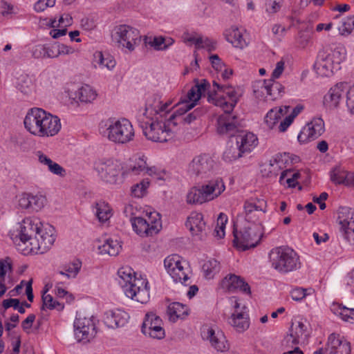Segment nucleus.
<instances>
[{
	"label": "nucleus",
	"mask_w": 354,
	"mask_h": 354,
	"mask_svg": "<svg viewBox=\"0 0 354 354\" xmlns=\"http://www.w3.org/2000/svg\"><path fill=\"white\" fill-rule=\"evenodd\" d=\"M325 351L328 354H350V343L341 338L339 335L333 333L328 337Z\"/></svg>",
	"instance_id": "22"
},
{
	"label": "nucleus",
	"mask_w": 354,
	"mask_h": 354,
	"mask_svg": "<svg viewBox=\"0 0 354 354\" xmlns=\"http://www.w3.org/2000/svg\"><path fill=\"white\" fill-rule=\"evenodd\" d=\"M96 216L100 222L108 221L112 216L111 209L107 203L100 201L96 203Z\"/></svg>",
	"instance_id": "45"
},
{
	"label": "nucleus",
	"mask_w": 354,
	"mask_h": 354,
	"mask_svg": "<svg viewBox=\"0 0 354 354\" xmlns=\"http://www.w3.org/2000/svg\"><path fill=\"white\" fill-rule=\"evenodd\" d=\"M93 63L95 68L108 71L112 70L116 64L115 60L111 55H104L102 52H96L94 54Z\"/></svg>",
	"instance_id": "35"
},
{
	"label": "nucleus",
	"mask_w": 354,
	"mask_h": 354,
	"mask_svg": "<svg viewBox=\"0 0 354 354\" xmlns=\"http://www.w3.org/2000/svg\"><path fill=\"white\" fill-rule=\"evenodd\" d=\"M325 131V124L321 118H315L302 128L297 136L300 143L314 140L321 136Z\"/></svg>",
	"instance_id": "17"
},
{
	"label": "nucleus",
	"mask_w": 354,
	"mask_h": 354,
	"mask_svg": "<svg viewBox=\"0 0 354 354\" xmlns=\"http://www.w3.org/2000/svg\"><path fill=\"white\" fill-rule=\"evenodd\" d=\"M233 234L234 245L241 251L255 248L260 242L262 236L259 226L249 222L240 231L234 229Z\"/></svg>",
	"instance_id": "5"
},
{
	"label": "nucleus",
	"mask_w": 354,
	"mask_h": 354,
	"mask_svg": "<svg viewBox=\"0 0 354 354\" xmlns=\"http://www.w3.org/2000/svg\"><path fill=\"white\" fill-rule=\"evenodd\" d=\"M261 92H266L270 99L274 100L284 93V86L274 80H264L260 86Z\"/></svg>",
	"instance_id": "31"
},
{
	"label": "nucleus",
	"mask_w": 354,
	"mask_h": 354,
	"mask_svg": "<svg viewBox=\"0 0 354 354\" xmlns=\"http://www.w3.org/2000/svg\"><path fill=\"white\" fill-rule=\"evenodd\" d=\"M309 336V333L307 331V326L303 322L297 321L292 322L289 333L287 334L284 339V342L287 344V347L289 346V344L298 345L299 344H304Z\"/></svg>",
	"instance_id": "20"
},
{
	"label": "nucleus",
	"mask_w": 354,
	"mask_h": 354,
	"mask_svg": "<svg viewBox=\"0 0 354 354\" xmlns=\"http://www.w3.org/2000/svg\"><path fill=\"white\" fill-rule=\"evenodd\" d=\"M55 228L49 225H44L39 227L38 230L37 238L33 240L32 246H26L24 248H18L22 251L24 254L29 253H40L46 252L53 244L55 240Z\"/></svg>",
	"instance_id": "8"
},
{
	"label": "nucleus",
	"mask_w": 354,
	"mask_h": 354,
	"mask_svg": "<svg viewBox=\"0 0 354 354\" xmlns=\"http://www.w3.org/2000/svg\"><path fill=\"white\" fill-rule=\"evenodd\" d=\"M171 102H162L161 97L158 95H154L148 100L145 112L138 116V118H151L162 112L168 111V106Z\"/></svg>",
	"instance_id": "21"
},
{
	"label": "nucleus",
	"mask_w": 354,
	"mask_h": 354,
	"mask_svg": "<svg viewBox=\"0 0 354 354\" xmlns=\"http://www.w3.org/2000/svg\"><path fill=\"white\" fill-rule=\"evenodd\" d=\"M74 335L78 342L83 344L91 342L97 333L95 324L92 317H76L74 324Z\"/></svg>",
	"instance_id": "12"
},
{
	"label": "nucleus",
	"mask_w": 354,
	"mask_h": 354,
	"mask_svg": "<svg viewBox=\"0 0 354 354\" xmlns=\"http://www.w3.org/2000/svg\"><path fill=\"white\" fill-rule=\"evenodd\" d=\"M133 230L140 236H152L158 234L162 228L160 215L158 213H151L146 220L142 217H134L131 219Z\"/></svg>",
	"instance_id": "9"
},
{
	"label": "nucleus",
	"mask_w": 354,
	"mask_h": 354,
	"mask_svg": "<svg viewBox=\"0 0 354 354\" xmlns=\"http://www.w3.org/2000/svg\"><path fill=\"white\" fill-rule=\"evenodd\" d=\"M94 168L104 183L115 185L123 175L121 162L114 158H101L95 161Z\"/></svg>",
	"instance_id": "6"
},
{
	"label": "nucleus",
	"mask_w": 354,
	"mask_h": 354,
	"mask_svg": "<svg viewBox=\"0 0 354 354\" xmlns=\"http://www.w3.org/2000/svg\"><path fill=\"white\" fill-rule=\"evenodd\" d=\"M201 95L196 91L194 86L189 90L187 95L184 98H181L183 101L187 103H196V102L201 98Z\"/></svg>",
	"instance_id": "58"
},
{
	"label": "nucleus",
	"mask_w": 354,
	"mask_h": 354,
	"mask_svg": "<svg viewBox=\"0 0 354 354\" xmlns=\"http://www.w3.org/2000/svg\"><path fill=\"white\" fill-rule=\"evenodd\" d=\"M214 162L207 154H203L195 157L189 166V171L201 178L205 177L212 172Z\"/></svg>",
	"instance_id": "19"
},
{
	"label": "nucleus",
	"mask_w": 354,
	"mask_h": 354,
	"mask_svg": "<svg viewBox=\"0 0 354 354\" xmlns=\"http://www.w3.org/2000/svg\"><path fill=\"white\" fill-rule=\"evenodd\" d=\"M111 37L118 47L125 48L130 52L133 51L141 41L139 30L125 24L115 27Z\"/></svg>",
	"instance_id": "7"
},
{
	"label": "nucleus",
	"mask_w": 354,
	"mask_h": 354,
	"mask_svg": "<svg viewBox=\"0 0 354 354\" xmlns=\"http://www.w3.org/2000/svg\"><path fill=\"white\" fill-rule=\"evenodd\" d=\"M147 165V158L145 156H140L135 160L134 164L130 166L129 171L135 175L145 173Z\"/></svg>",
	"instance_id": "51"
},
{
	"label": "nucleus",
	"mask_w": 354,
	"mask_h": 354,
	"mask_svg": "<svg viewBox=\"0 0 354 354\" xmlns=\"http://www.w3.org/2000/svg\"><path fill=\"white\" fill-rule=\"evenodd\" d=\"M203 186L210 201L217 198L225 189L224 183L221 178L212 179Z\"/></svg>",
	"instance_id": "32"
},
{
	"label": "nucleus",
	"mask_w": 354,
	"mask_h": 354,
	"mask_svg": "<svg viewBox=\"0 0 354 354\" xmlns=\"http://www.w3.org/2000/svg\"><path fill=\"white\" fill-rule=\"evenodd\" d=\"M344 93L345 85L343 83L337 84L325 95L324 104L328 109L337 107Z\"/></svg>",
	"instance_id": "27"
},
{
	"label": "nucleus",
	"mask_w": 354,
	"mask_h": 354,
	"mask_svg": "<svg viewBox=\"0 0 354 354\" xmlns=\"http://www.w3.org/2000/svg\"><path fill=\"white\" fill-rule=\"evenodd\" d=\"M42 309L45 307L49 309L57 308L58 310L64 308V306L62 304H59L58 301H54L53 297L50 295H46V292L42 295Z\"/></svg>",
	"instance_id": "55"
},
{
	"label": "nucleus",
	"mask_w": 354,
	"mask_h": 354,
	"mask_svg": "<svg viewBox=\"0 0 354 354\" xmlns=\"http://www.w3.org/2000/svg\"><path fill=\"white\" fill-rule=\"evenodd\" d=\"M178 109L174 112V113L169 117L168 120L171 122L172 126L175 127L176 126V122L174 121L177 118L179 119L181 118L180 116L191 110L192 108L195 106V103H187L183 101L182 99L178 102L176 104Z\"/></svg>",
	"instance_id": "41"
},
{
	"label": "nucleus",
	"mask_w": 354,
	"mask_h": 354,
	"mask_svg": "<svg viewBox=\"0 0 354 354\" xmlns=\"http://www.w3.org/2000/svg\"><path fill=\"white\" fill-rule=\"evenodd\" d=\"M243 151L236 144L235 145L228 146L225 150L223 158L226 162H232L241 157Z\"/></svg>",
	"instance_id": "47"
},
{
	"label": "nucleus",
	"mask_w": 354,
	"mask_h": 354,
	"mask_svg": "<svg viewBox=\"0 0 354 354\" xmlns=\"http://www.w3.org/2000/svg\"><path fill=\"white\" fill-rule=\"evenodd\" d=\"M351 174L340 167L334 168L330 172V180L335 184H344L350 185Z\"/></svg>",
	"instance_id": "40"
},
{
	"label": "nucleus",
	"mask_w": 354,
	"mask_h": 354,
	"mask_svg": "<svg viewBox=\"0 0 354 354\" xmlns=\"http://www.w3.org/2000/svg\"><path fill=\"white\" fill-rule=\"evenodd\" d=\"M337 221L344 238L354 245V209L348 207H339Z\"/></svg>",
	"instance_id": "15"
},
{
	"label": "nucleus",
	"mask_w": 354,
	"mask_h": 354,
	"mask_svg": "<svg viewBox=\"0 0 354 354\" xmlns=\"http://www.w3.org/2000/svg\"><path fill=\"white\" fill-rule=\"evenodd\" d=\"M282 6V0H266L265 3L266 11L268 14L277 13Z\"/></svg>",
	"instance_id": "56"
},
{
	"label": "nucleus",
	"mask_w": 354,
	"mask_h": 354,
	"mask_svg": "<svg viewBox=\"0 0 354 354\" xmlns=\"http://www.w3.org/2000/svg\"><path fill=\"white\" fill-rule=\"evenodd\" d=\"M308 289L296 287L293 288L290 292L291 298L295 301H301L306 297Z\"/></svg>",
	"instance_id": "57"
},
{
	"label": "nucleus",
	"mask_w": 354,
	"mask_h": 354,
	"mask_svg": "<svg viewBox=\"0 0 354 354\" xmlns=\"http://www.w3.org/2000/svg\"><path fill=\"white\" fill-rule=\"evenodd\" d=\"M227 221V216L223 213H221L217 218V225L214 230L215 236L218 239H222L225 236V228Z\"/></svg>",
	"instance_id": "54"
},
{
	"label": "nucleus",
	"mask_w": 354,
	"mask_h": 354,
	"mask_svg": "<svg viewBox=\"0 0 354 354\" xmlns=\"http://www.w3.org/2000/svg\"><path fill=\"white\" fill-rule=\"evenodd\" d=\"M207 334V338L209 339L212 346L217 351L225 352L229 349V344L221 330H215L210 328H208Z\"/></svg>",
	"instance_id": "29"
},
{
	"label": "nucleus",
	"mask_w": 354,
	"mask_h": 354,
	"mask_svg": "<svg viewBox=\"0 0 354 354\" xmlns=\"http://www.w3.org/2000/svg\"><path fill=\"white\" fill-rule=\"evenodd\" d=\"M354 29V15L344 18L341 25L338 27L339 33L342 35H348Z\"/></svg>",
	"instance_id": "52"
},
{
	"label": "nucleus",
	"mask_w": 354,
	"mask_h": 354,
	"mask_svg": "<svg viewBox=\"0 0 354 354\" xmlns=\"http://www.w3.org/2000/svg\"><path fill=\"white\" fill-rule=\"evenodd\" d=\"M234 303V312L228 318V324L233 328L239 332L243 333L250 326V317L248 312V308L245 305H241L235 298L231 299Z\"/></svg>",
	"instance_id": "13"
},
{
	"label": "nucleus",
	"mask_w": 354,
	"mask_h": 354,
	"mask_svg": "<svg viewBox=\"0 0 354 354\" xmlns=\"http://www.w3.org/2000/svg\"><path fill=\"white\" fill-rule=\"evenodd\" d=\"M222 287L229 292H234L236 290L250 294V288L249 285L241 278L235 275L230 274L222 281Z\"/></svg>",
	"instance_id": "26"
},
{
	"label": "nucleus",
	"mask_w": 354,
	"mask_h": 354,
	"mask_svg": "<svg viewBox=\"0 0 354 354\" xmlns=\"http://www.w3.org/2000/svg\"><path fill=\"white\" fill-rule=\"evenodd\" d=\"M257 136L251 132L241 131L236 136V144L243 153L250 151L257 145Z\"/></svg>",
	"instance_id": "30"
},
{
	"label": "nucleus",
	"mask_w": 354,
	"mask_h": 354,
	"mask_svg": "<svg viewBox=\"0 0 354 354\" xmlns=\"http://www.w3.org/2000/svg\"><path fill=\"white\" fill-rule=\"evenodd\" d=\"M346 106L350 113L354 114V85L347 91Z\"/></svg>",
	"instance_id": "62"
},
{
	"label": "nucleus",
	"mask_w": 354,
	"mask_h": 354,
	"mask_svg": "<svg viewBox=\"0 0 354 354\" xmlns=\"http://www.w3.org/2000/svg\"><path fill=\"white\" fill-rule=\"evenodd\" d=\"M315 67L318 73L327 76L332 72V59L328 55L324 53H319Z\"/></svg>",
	"instance_id": "36"
},
{
	"label": "nucleus",
	"mask_w": 354,
	"mask_h": 354,
	"mask_svg": "<svg viewBox=\"0 0 354 354\" xmlns=\"http://www.w3.org/2000/svg\"><path fill=\"white\" fill-rule=\"evenodd\" d=\"M292 174V171L289 169L284 170L281 172L280 178H279V183L281 184H285L287 183L288 185V187H295L294 177H288L290 174Z\"/></svg>",
	"instance_id": "59"
},
{
	"label": "nucleus",
	"mask_w": 354,
	"mask_h": 354,
	"mask_svg": "<svg viewBox=\"0 0 354 354\" xmlns=\"http://www.w3.org/2000/svg\"><path fill=\"white\" fill-rule=\"evenodd\" d=\"M138 118L140 126L146 138L153 142H164L172 139L174 136V128L171 122L167 120L165 121L158 120V118L153 120V118Z\"/></svg>",
	"instance_id": "4"
},
{
	"label": "nucleus",
	"mask_w": 354,
	"mask_h": 354,
	"mask_svg": "<svg viewBox=\"0 0 354 354\" xmlns=\"http://www.w3.org/2000/svg\"><path fill=\"white\" fill-rule=\"evenodd\" d=\"M24 123L28 132L41 138L53 137L59 132L62 127L57 116L37 107L28 110Z\"/></svg>",
	"instance_id": "1"
},
{
	"label": "nucleus",
	"mask_w": 354,
	"mask_h": 354,
	"mask_svg": "<svg viewBox=\"0 0 354 354\" xmlns=\"http://www.w3.org/2000/svg\"><path fill=\"white\" fill-rule=\"evenodd\" d=\"M239 125V121L236 115L232 113H223L217 119L216 131L220 135L232 137L238 132Z\"/></svg>",
	"instance_id": "18"
},
{
	"label": "nucleus",
	"mask_w": 354,
	"mask_h": 354,
	"mask_svg": "<svg viewBox=\"0 0 354 354\" xmlns=\"http://www.w3.org/2000/svg\"><path fill=\"white\" fill-rule=\"evenodd\" d=\"M221 92L225 94L230 100H236V102H238V96L237 93L231 86L229 85H222Z\"/></svg>",
	"instance_id": "63"
},
{
	"label": "nucleus",
	"mask_w": 354,
	"mask_h": 354,
	"mask_svg": "<svg viewBox=\"0 0 354 354\" xmlns=\"http://www.w3.org/2000/svg\"><path fill=\"white\" fill-rule=\"evenodd\" d=\"M121 245L116 239H108L104 243L99 246L101 254H108L110 256H116L121 250Z\"/></svg>",
	"instance_id": "39"
},
{
	"label": "nucleus",
	"mask_w": 354,
	"mask_h": 354,
	"mask_svg": "<svg viewBox=\"0 0 354 354\" xmlns=\"http://www.w3.org/2000/svg\"><path fill=\"white\" fill-rule=\"evenodd\" d=\"M220 263L214 259L205 261L202 267L207 279H212L220 271Z\"/></svg>",
	"instance_id": "44"
},
{
	"label": "nucleus",
	"mask_w": 354,
	"mask_h": 354,
	"mask_svg": "<svg viewBox=\"0 0 354 354\" xmlns=\"http://www.w3.org/2000/svg\"><path fill=\"white\" fill-rule=\"evenodd\" d=\"M55 4V0H38L34 6L37 12H42L48 7H53Z\"/></svg>",
	"instance_id": "60"
},
{
	"label": "nucleus",
	"mask_w": 354,
	"mask_h": 354,
	"mask_svg": "<svg viewBox=\"0 0 354 354\" xmlns=\"http://www.w3.org/2000/svg\"><path fill=\"white\" fill-rule=\"evenodd\" d=\"M290 159V153H284L276 155L273 159L270 160L268 163H265L263 167L265 171H268L266 175L277 176L279 169L286 167Z\"/></svg>",
	"instance_id": "28"
},
{
	"label": "nucleus",
	"mask_w": 354,
	"mask_h": 354,
	"mask_svg": "<svg viewBox=\"0 0 354 354\" xmlns=\"http://www.w3.org/2000/svg\"><path fill=\"white\" fill-rule=\"evenodd\" d=\"M282 109H270L265 117V122L270 129H272L282 115Z\"/></svg>",
	"instance_id": "49"
},
{
	"label": "nucleus",
	"mask_w": 354,
	"mask_h": 354,
	"mask_svg": "<svg viewBox=\"0 0 354 354\" xmlns=\"http://www.w3.org/2000/svg\"><path fill=\"white\" fill-rule=\"evenodd\" d=\"M165 42L166 39L165 37H156L149 42V44L157 50H166V46H164Z\"/></svg>",
	"instance_id": "61"
},
{
	"label": "nucleus",
	"mask_w": 354,
	"mask_h": 354,
	"mask_svg": "<svg viewBox=\"0 0 354 354\" xmlns=\"http://www.w3.org/2000/svg\"><path fill=\"white\" fill-rule=\"evenodd\" d=\"M118 274L120 279L119 283L122 287V284L130 283L136 273L131 268L127 266L120 268L118 271Z\"/></svg>",
	"instance_id": "48"
},
{
	"label": "nucleus",
	"mask_w": 354,
	"mask_h": 354,
	"mask_svg": "<svg viewBox=\"0 0 354 354\" xmlns=\"http://www.w3.org/2000/svg\"><path fill=\"white\" fill-rule=\"evenodd\" d=\"M123 291L127 297L141 304H146L149 299V288L147 279L136 277V274L130 283L122 284Z\"/></svg>",
	"instance_id": "10"
},
{
	"label": "nucleus",
	"mask_w": 354,
	"mask_h": 354,
	"mask_svg": "<svg viewBox=\"0 0 354 354\" xmlns=\"http://www.w3.org/2000/svg\"><path fill=\"white\" fill-rule=\"evenodd\" d=\"M30 209L32 211H39L41 209L46 203V198L44 196L30 194Z\"/></svg>",
	"instance_id": "50"
},
{
	"label": "nucleus",
	"mask_w": 354,
	"mask_h": 354,
	"mask_svg": "<svg viewBox=\"0 0 354 354\" xmlns=\"http://www.w3.org/2000/svg\"><path fill=\"white\" fill-rule=\"evenodd\" d=\"M270 257L272 267L281 274L297 270L301 267L299 255L294 250L287 246L272 249Z\"/></svg>",
	"instance_id": "3"
},
{
	"label": "nucleus",
	"mask_w": 354,
	"mask_h": 354,
	"mask_svg": "<svg viewBox=\"0 0 354 354\" xmlns=\"http://www.w3.org/2000/svg\"><path fill=\"white\" fill-rule=\"evenodd\" d=\"M129 318L127 313L121 309L109 310L105 312L104 322L110 328L124 326Z\"/></svg>",
	"instance_id": "23"
},
{
	"label": "nucleus",
	"mask_w": 354,
	"mask_h": 354,
	"mask_svg": "<svg viewBox=\"0 0 354 354\" xmlns=\"http://www.w3.org/2000/svg\"><path fill=\"white\" fill-rule=\"evenodd\" d=\"M149 186L148 179L142 180L140 183L133 185L131 187L132 194L137 198H142L147 193V189Z\"/></svg>",
	"instance_id": "53"
},
{
	"label": "nucleus",
	"mask_w": 354,
	"mask_h": 354,
	"mask_svg": "<svg viewBox=\"0 0 354 354\" xmlns=\"http://www.w3.org/2000/svg\"><path fill=\"white\" fill-rule=\"evenodd\" d=\"M209 201L203 185L198 188H192L187 195V202L189 204H202Z\"/></svg>",
	"instance_id": "34"
},
{
	"label": "nucleus",
	"mask_w": 354,
	"mask_h": 354,
	"mask_svg": "<svg viewBox=\"0 0 354 354\" xmlns=\"http://www.w3.org/2000/svg\"><path fill=\"white\" fill-rule=\"evenodd\" d=\"M167 313L169 320L176 322L179 318L183 319L188 315V308L179 302H174L168 306Z\"/></svg>",
	"instance_id": "33"
},
{
	"label": "nucleus",
	"mask_w": 354,
	"mask_h": 354,
	"mask_svg": "<svg viewBox=\"0 0 354 354\" xmlns=\"http://www.w3.org/2000/svg\"><path fill=\"white\" fill-rule=\"evenodd\" d=\"M32 55L36 59L45 58L46 46L39 44L34 46L32 50Z\"/></svg>",
	"instance_id": "64"
},
{
	"label": "nucleus",
	"mask_w": 354,
	"mask_h": 354,
	"mask_svg": "<svg viewBox=\"0 0 354 354\" xmlns=\"http://www.w3.org/2000/svg\"><path fill=\"white\" fill-rule=\"evenodd\" d=\"M76 97L82 102L91 103L96 99L97 93L90 86L84 85L77 91Z\"/></svg>",
	"instance_id": "42"
},
{
	"label": "nucleus",
	"mask_w": 354,
	"mask_h": 354,
	"mask_svg": "<svg viewBox=\"0 0 354 354\" xmlns=\"http://www.w3.org/2000/svg\"><path fill=\"white\" fill-rule=\"evenodd\" d=\"M186 227L189 230L192 235L203 236V233L206 231V224L203 215L199 212H192L185 223Z\"/></svg>",
	"instance_id": "25"
},
{
	"label": "nucleus",
	"mask_w": 354,
	"mask_h": 354,
	"mask_svg": "<svg viewBox=\"0 0 354 354\" xmlns=\"http://www.w3.org/2000/svg\"><path fill=\"white\" fill-rule=\"evenodd\" d=\"M142 332L153 339H162L165 336L162 321L153 313H148L142 325Z\"/></svg>",
	"instance_id": "16"
},
{
	"label": "nucleus",
	"mask_w": 354,
	"mask_h": 354,
	"mask_svg": "<svg viewBox=\"0 0 354 354\" xmlns=\"http://www.w3.org/2000/svg\"><path fill=\"white\" fill-rule=\"evenodd\" d=\"M42 223L37 217L25 218L20 223L19 241L23 245L31 247L34 239L37 238L38 230Z\"/></svg>",
	"instance_id": "14"
},
{
	"label": "nucleus",
	"mask_w": 354,
	"mask_h": 354,
	"mask_svg": "<svg viewBox=\"0 0 354 354\" xmlns=\"http://www.w3.org/2000/svg\"><path fill=\"white\" fill-rule=\"evenodd\" d=\"M81 266L82 263L79 260L70 263L55 274V279L59 280L60 275L65 276L67 279L75 278L80 272Z\"/></svg>",
	"instance_id": "37"
},
{
	"label": "nucleus",
	"mask_w": 354,
	"mask_h": 354,
	"mask_svg": "<svg viewBox=\"0 0 354 354\" xmlns=\"http://www.w3.org/2000/svg\"><path fill=\"white\" fill-rule=\"evenodd\" d=\"M165 267L175 282H180L185 286L189 285V269L185 261H182L178 255L167 257L164 261Z\"/></svg>",
	"instance_id": "11"
},
{
	"label": "nucleus",
	"mask_w": 354,
	"mask_h": 354,
	"mask_svg": "<svg viewBox=\"0 0 354 354\" xmlns=\"http://www.w3.org/2000/svg\"><path fill=\"white\" fill-rule=\"evenodd\" d=\"M100 131L109 141L115 144H127L135 136L133 125L126 118H109L101 123Z\"/></svg>",
	"instance_id": "2"
},
{
	"label": "nucleus",
	"mask_w": 354,
	"mask_h": 354,
	"mask_svg": "<svg viewBox=\"0 0 354 354\" xmlns=\"http://www.w3.org/2000/svg\"><path fill=\"white\" fill-rule=\"evenodd\" d=\"M208 100H212L216 106L221 107L224 113H232L231 112L237 103L236 100L227 101L223 97H213L212 94L209 95Z\"/></svg>",
	"instance_id": "43"
},
{
	"label": "nucleus",
	"mask_w": 354,
	"mask_h": 354,
	"mask_svg": "<svg viewBox=\"0 0 354 354\" xmlns=\"http://www.w3.org/2000/svg\"><path fill=\"white\" fill-rule=\"evenodd\" d=\"M244 32V30H241L236 26H232L225 30L223 35L234 47L243 49L248 45V41L243 35Z\"/></svg>",
	"instance_id": "24"
},
{
	"label": "nucleus",
	"mask_w": 354,
	"mask_h": 354,
	"mask_svg": "<svg viewBox=\"0 0 354 354\" xmlns=\"http://www.w3.org/2000/svg\"><path fill=\"white\" fill-rule=\"evenodd\" d=\"M332 310L335 314L341 317V318L347 322L354 323V309H350L341 306L333 305Z\"/></svg>",
	"instance_id": "46"
},
{
	"label": "nucleus",
	"mask_w": 354,
	"mask_h": 354,
	"mask_svg": "<svg viewBox=\"0 0 354 354\" xmlns=\"http://www.w3.org/2000/svg\"><path fill=\"white\" fill-rule=\"evenodd\" d=\"M18 90L26 95H30L35 91V84L32 79L27 75L19 78L17 86Z\"/></svg>",
	"instance_id": "38"
}]
</instances>
